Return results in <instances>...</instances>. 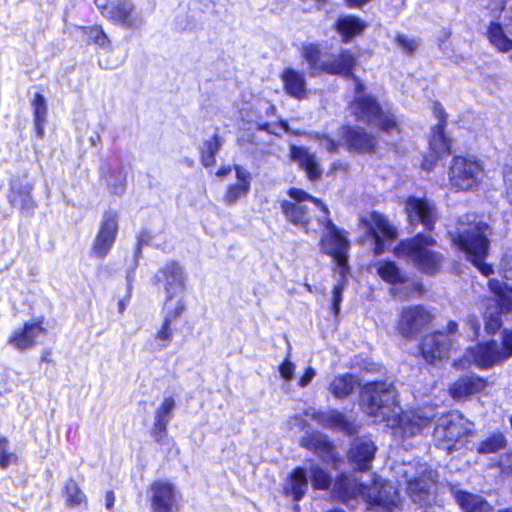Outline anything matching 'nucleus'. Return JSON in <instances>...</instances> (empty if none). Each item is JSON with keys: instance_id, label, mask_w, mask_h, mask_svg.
<instances>
[{"instance_id": "nucleus-1", "label": "nucleus", "mask_w": 512, "mask_h": 512, "mask_svg": "<svg viewBox=\"0 0 512 512\" xmlns=\"http://www.w3.org/2000/svg\"><path fill=\"white\" fill-rule=\"evenodd\" d=\"M365 412L375 423H385L399 437H413L430 426L434 414L432 408L403 412L393 384L387 382L367 383L361 393Z\"/></svg>"}, {"instance_id": "nucleus-2", "label": "nucleus", "mask_w": 512, "mask_h": 512, "mask_svg": "<svg viewBox=\"0 0 512 512\" xmlns=\"http://www.w3.org/2000/svg\"><path fill=\"white\" fill-rule=\"evenodd\" d=\"M333 491L342 501L361 497L369 505L392 512L400 505L397 489L387 481L373 477L372 485L360 482L354 475L341 474L333 485Z\"/></svg>"}, {"instance_id": "nucleus-3", "label": "nucleus", "mask_w": 512, "mask_h": 512, "mask_svg": "<svg viewBox=\"0 0 512 512\" xmlns=\"http://www.w3.org/2000/svg\"><path fill=\"white\" fill-rule=\"evenodd\" d=\"M450 234L453 243L484 276L493 272L492 266L483 262L489 246V226L486 223L476 221L473 215H467L465 220L459 221L456 231Z\"/></svg>"}, {"instance_id": "nucleus-4", "label": "nucleus", "mask_w": 512, "mask_h": 512, "mask_svg": "<svg viewBox=\"0 0 512 512\" xmlns=\"http://www.w3.org/2000/svg\"><path fill=\"white\" fill-rule=\"evenodd\" d=\"M288 195L290 200H284L281 203L286 219L306 233L318 232L321 226L320 220L330 215L327 206L302 189L291 188Z\"/></svg>"}, {"instance_id": "nucleus-5", "label": "nucleus", "mask_w": 512, "mask_h": 512, "mask_svg": "<svg viewBox=\"0 0 512 512\" xmlns=\"http://www.w3.org/2000/svg\"><path fill=\"white\" fill-rule=\"evenodd\" d=\"M397 483L406 485L407 493L414 503L430 506L436 499V474L426 464L402 463L394 468Z\"/></svg>"}, {"instance_id": "nucleus-6", "label": "nucleus", "mask_w": 512, "mask_h": 512, "mask_svg": "<svg viewBox=\"0 0 512 512\" xmlns=\"http://www.w3.org/2000/svg\"><path fill=\"white\" fill-rule=\"evenodd\" d=\"M436 241L423 234L401 241L395 248L394 254L397 258L405 259L421 273L434 275L439 272L443 256L433 251Z\"/></svg>"}, {"instance_id": "nucleus-7", "label": "nucleus", "mask_w": 512, "mask_h": 512, "mask_svg": "<svg viewBox=\"0 0 512 512\" xmlns=\"http://www.w3.org/2000/svg\"><path fill=\"white\" fill-rule=\"evenodd\" d=\"M355 98L351 103V111L359 121L378 126L388 134L399 133L396 117L391 112H384L375 98L364 93V85L354 75Z\"/></svg>"}, {"instance_id": "nucleus-8", "label": "nucleus", "mask_w": 512, "mask_h": 512, "mask_svg": "<svg viewBox=\"0 0 512 512\" xmlns=\"http://www.w3.org/2000/svg\"><path fill=\"white\" fill-rule=\"evenodd\" d=\"M488 9L495 18L487 29L489 43L512 59V0H494Z\"/></svg>"}, {"instance_id": "nucleus-9", "label": "nucleus", "mask_w": 512, "mask_h": 512, "mask_svg": "<svg viewBox=\"0 0 512 512\" xmlns=\"http://www.w3.org/2000/svg\"><path fill=\"white\" fill-rule=\"evenodd\" d=\"M301 55L309 64L311 75L326 72L350 77L357 63L355 56L347 50L342 51L338 56H331L329 60H322L320 49L316 44L303 45Z\"/></svg>"}, {"instance_id": "nucleus-10", "label": "nucleus", "mask_w": 512, "mask_h": 512, "mask_svg": "<svg viewBox=\"0 0 512 512\" xmlns=\"http://www.w3.org/2000/svg\"><path fill=\"white\" fill-rule=\"evenodd\" d=\"M485 176L483 163L474 156L453 157L448 170V181L455 191H473Z\"/></svg>"}, {"instance_id": "nucleus-11", "label": "nucleus", "mask_w": 512, "mask_h": 512, "mask_svg": "<svg viewBox=\"0 0 512 512\" xmlns=\"http://www.w3.org/2000/svg\"><path fill=\"white\" fill-rule=\"evenodd\" d=\"M321 226L318 229L323 231L320 241L321 250L331 256L336 264V273L342 277L348 274L349 267L347 265V252L349 250V242L344 231L339 229L330 219L320 220Z\"/></svg>"}, {"instance_id": "nucleus-12", "label": "nucleus", "mask_w": 512, "mask_h": 512, "mask_svg": "<svg viewBox=\"0 0 512 512\" xmlns=\"http://www.w3.org/2000/svg\"><path fill=\"white\" fill-rule=\"evenodd\" d=\"M185 274L182 266L175 261L168 262L158 270L155 280L165 293L163 307L172 305L180 310H186L185 296Z\"/></svg>"}, {"instance_id": "nucleus-13", "label": "nucleus", "mask_w": 512, "mask_h": 512, "mask_svg": "<svg viewBox=\"0 0 512 512\" xmlns=\"http://www.w3.org/2000/svg\"><path fill=\"white\" fill-rule=\"evenodd\" d=\"M512 355V331H503L502 345L496 341L479 343L467 349L465 359L481 369L490 368Z\"/></svg>"}, {"instance_id": "nucleus-14", "label": "nucleus", "mask_w": 512, "mask_h": 512, "mask_svg": "<svg viewBox=\"0 0 512 512\" xmlns=\"http://www.w3.org/2000/svg\"><path fill=\"white\" fill-rule=\"evenodd\" d=\"M379 277L392 285L391 294L401 300H407L423 293L422 284L407 275L393 261H381L377 265Z\"/></svg>"}, {"instance_id": "nucleus-15", "label": "nucleus", "mask_w": 512, "mask_h": 512, "mask_svg": "<svg viewBox=\"0 0 512 512\" xmlns=\"http://www.w3.org/2000/svg\"><path fill=\"white\" fill-rule=\"evenodd\" d=\"M473 427V424L457 411H451L438 419L433 437L443 449L451 452L455 444Z\"/></svg>"}, {"instance_id": "nucleus-16", "label": "nucleus", "mask_w": 512, "mask_h": 512, "mask_svg": "<svg viewBox=\"0 0 512 512\" xmlns=\"http://www.w3.org/2000/svg\"><path fill=\"white\" fill-rule=\"evenodd\" d=\"M361 223L374 242V253L382 254L397 237L396 228L382 214L372 212Z\"/></svg>"}, {"instance_id": "nucleus-17", "label": "nucleus", "mask_w": 512, "mask_h": 512, "mask_svg": "<svg viewBox=\"0 0 512 512\" xmlns=\"http://www.w3.org/2000/svg\"><path fill=\"white\" fill-rule=\"evenodd\" d=\"M151 512H179L180 495L172 482L156 480L149 488Z\"/></svg>"}, {"instance_id": "nucleus-18", "label": "nucleus", "mask_w": 512, "mask_h": 512, "mask_svg": "<svg viewBox=\"0 0 512 512\" xmlns=\"http://www.w3.org/2000/svg\"><path fill=\"white\" fill-rule=\"evenodd\" d=\"M458 324L449 321L446 332H437L424 337L421 343V352L428 363H433L446 357L452 347V336L455 335Z\"/></svg>"}, {"instance_id": "nucleus-19", "label": "nucleus", "mask_w": 512, "mask_h": 512, "mask_svg": "<svg viewBox=\"0 0 512 512\" xmlns=\"http://www.w3.org/2000/svg\"><path fill=\"white\" fill-rule=\"evenodd\" d=\"M118 233V215L114 211H106L100 222L98 233L93 243V254L100 259L111 251Z\"/></svg>"}, {"instance_id": "nucleus-20", "label": "nucleus", "mask_w": 512, "mask_h": 512, "mask_svg": "<svg viewBox=\"0 0 512 512\" xmlns=\"http://www.w3.org/2000/svg\"><path fill=\"white\" fill-rule=\"evenodd\" d=\"M184 312L172 305L162 308V323L148 343L152 352H162L170 346L174 338L172 325Z\"/></svg>"}, {"instance_id": "nucleus-21", "label": "nucleus", "mask_w": 512, "mask_h": 512, "mask_svg": "<svg viewBox=\"0 0 512 512\" xmlns=\"http://www.w3.org/2000/svg\"><path fill=\"white\" fill-rule=\"evenodd\" d=\"M431 321L430 313L420 305L404 308L397 325L405 338H413Z\"/></svg>"}, {"instance_id": "nucleus-22", "label": "nucleus", "mask_w": 512, "mask_h": 512, "mask_svg": "<svg viewBox=\"0 0 512 512\" xmlns=\"http://www.w3.org/2000/svg\"><path fill=\"white\" fill-rule=\"evenodd\" d=\"M405 210L411 225L422 224L425 229L432 230L437 219L435 206L426 198L410 196Z\"/></svg>"}, {"instance_id": "nucleus-23", "label": "nucleus", "mask_w": 512, "mask_h": 512, "mask_svg": "<svg viewBox=\"0 0 512 512\" xmlns=\"http://www.w3.org/2000/svg\"><path fill=\"white\" fill-rule=\"evenodd\" d=\"M107 19L125 28L138 29L144 24L142 13L135 9L130 0L112 1Z\"/></svg>"}, {"instance_id": "nucleus-24", "label": "nucleus", "mask_w": 512, "mask_h": 512, "mask_svg": "<svg viewBox=\"0 0 512 512\" xmlns=\"http://www.w3.org/2000/svg\"><path fill=\"white\" fill-rule=\"evenodd\" d=\"M45 334L46 329L41 322H26L22 327L12 331L7 344L19 352H24L36 346L37 339Z\"/></svg>"}, {"instance_id": "nucleus-25", "label": "nucleus", "mask_w": 512, "mask_h": 512, "mask_svg": "<svg viewBox=\"0 0 512 512\" xmlns=\"http://www.w3.org/2000/svg\"><path fill=\"white\" fill-rule=\"evenodd\" d=\"M434 114L438 123L431 129L429 147L436 158H441L450 153L451 140L445 135L446 116L442 106L439 103L434 104Z\"/></svg>"}, {"instance_id": "nucleus-26", "label": "nucleus", "mask_w": 512, "mask_h": 512, "mask_svg": "<svg viewBox=\"0 0 512 512\" xmlns=\"http://www.w3.org/2000/svg\"><path fill=\"white\" fill-rule=\"evenodd\" d=\"M176 402L173 396L163 398L154 414V423L151 435L159 444H164L167 437V427L174 415Z\"/></svg>"}, {"instance_id": "nucleus-27", "label": "nucleus", "mask_w": 512, "mask_h": 512, "mask_svg": "<svg viewBox=\"0 0 512 512\" xmlns=\"http://www.w3.org/2000/svg\"><path fill=\"white\" fill-rule=\"evenodd\" d=\"M376 449L374 442L370 438H357L351 445L348 458L354 467L358 470L365 471L370 469Z\"/></svg>"}, {"instance_id": "nucleus-28", "label": "nucleus", "mask_w": 512, "mask_h": 512, "mask_svg": "<svg viewBox=\"0 0 512 512\" xmlns=\"http://www.w3.org/2000/svg\"><path fill=\"white\" fill-rule=\"evenodd\" d=\"M234 170L237 182L230 184L223 195V203L226 206L235 205L240 199L245 198L250 191L251 173L240 165H235Z\"/></svg>"}, {"instance_id": "nucleus-29", "label": "nucleus", "mask_w": 512, "mask_h": 512, "mask_svg": "<svg viewBox=\"0 0 512 512\" xmlns=\"http://www.w3.org/2000/svg\"><path fill=\"white\" fill-rule=\"evenodd\" d=\"M101 178L105 181L112 194L122 195L124 193L126 188V171L120 161L116 160L102 165Z\"/></svg>"}, {"instance_id": "nucleus-30", "label": "nucleus", "mask_w": 512, "mask_h": 512, "mask_svg": "<svg viewBox=\"0 0 512 512\" xmlns=\"http://www.w3.org/2000/svg\"><path fill=\"white\" fill-rule=\"evenodd\" d=\"M291 158L295 161L307 174L310 180H317L322 175L316 155L311 153L305 147L291 146Z\"/></svg>"}, {"instance_id": "nucleus-31", "label": "nucleus", "mask_w": 512, "mask_h": 512, "mask_svg": "<svg viewBox=\"0 0 512 512\" xmlns=\"http://www.w3.org/2000/svg\"><path fill=\"white\" fill-rule=\"evenodd\" d=\"M503 279H490L488 282L489 289L492 293L499 297L502 309L512 311V266L504 270Z\"/></svg>"}, {"instance_id": "nucleus-32", "label": "nucleus", "mask_w": 512, "mask_h": 512, "mask_svg": "<svg viewBox=\"0 0 512 512\" xmlns=\"http://www.w3.org/2000/svg\"><path fill=\"white\" fill-rule=\"evenodd\" d=\"M341 135L348 148L356 152H369L375 146V139L362 129L342 127Z\"/></svg>"}, {"instance_id": "nucleus-33", "label": "nucleus", "mask_w": 512, "mask_h": 512, "mask_svg": "<svg viewBox=\"0 0 512 512\" xmlns=\"http://www.w3.org/2000/svg\"><path fill=\"white\" fill-rule=\"evenodd\" d=\"M486 382L479 376H465L459 378L450 387V394L456 400L467 398L484 390Z\"/></svg>"}, {"instance_id": "nucleus-34", "label": "nucleus", "mask_w": 512, "mask_h": 512, "mask_svg": "<svg viewBox=\"0 0 512 512\" xmlns=\"http://www.w3.org/2000/svg\"><path fill=\"white\" fill-rule=\"evenodd\" d=\"M308 475L305 468L297 467L295 468L285 486L284 493L293 498L294 501H300L308 490Z\"/></svg>"}, {"instance_id": "nucleus-35", "label": "nucleus", "mask_w": 512, "mask_h": 512, "mask_svg": "<svg viewBox=\"0 0 512 512\" xmlns=\"http://www.w3.org/2000/svg\"><path fill=\"white\" fill-rule=\"evenodd\" d=\"M11 190V204L14 207H18L23 213L31 214L36 207V203L31 196L32 187L28 183L21 185L13 181L11 183Z\"/></svg>"}, {"instance_id": "nucleus-36", "label": "nucleus", "mask_w": 512, "mask_h": 512, "mask_svg": "<svg viewBox=\"0 0 512 512\" xmlns=\"http://www.w3.org/2000/svg\"><path fill=\"white\" fill-rule=\"evenodd\" d=\"M313 419L325 428L341 430L346 433L352 432V424L346 419L344 414L336 410L316 412L313 415Z\"/></svg>"}, {"instance_id": "nucleus-37", "label": "nucleus", "mask_w": 512, "mask_h": 512, "mask_svg": "<svg viewBox=\"0 0 512 512\" xmlns=\"http://www.w3.org/2000/svg\"><path fill=\"white\" fill-rule=\"evenodd\" d=\"M281 78L288 95L297 99H302L306 96V81L302 73L287 68L283 71Z\"/></svg>"}, {"instance_id": "nucleus-38", "label": "nucleus", "mask_w": 512, "mask_h": 512, "mask_svg": "<svg viewBox=\"0 0 512 512\" xmlns=\"http://www.w3.org/2000/svg\"><path fill=\"white\" fill-rule=\"evenodd\" d=\"M454 498L464 512H490L491 506L480 495H475L466 491L457 490L454 492Z\"/></svg>"}, {"instance_id": "nucleus-39", "label": "nucleus", "mask_w": 512, "mask_h": 512, "mask_svg": "<svg viewBox=\"0 0 512 512\" xmlns=\"http://www.w3.org/2000/svg\"><path fill=\"white\" fill-rule=\"evenodd\" d=\"M336 28L343 41L348 42L353 37L360 35L366 28V24L356 16L346 15L337 20Z\"/></svg>"}, {"instance_id": "nucleus-40", "label": "nucleus", "mask_w": 512, "mask_h": 512, "mask_svg": "<svg viewBox=\"0 0 512 512\" xmlns=\"http://www.w3.org/2000/svg\"><path fill=\"white\" fill-rule=\"evenodd\" d=\"M62 496L66 506L69 508L75 509L83 507L86 509L88 506L86 494L73 479H69L64 483Z\"/></svg>"}, {"instance_id": "nucleus-41", "label": "nucleus", "mask_w": 512, "mask_h": 512, "mask_svg": "<svg viewBox=\"0 0 512 512\" xmlns=\"http://www.w3.org/2000/svg\"><path fill=\"white\" fill-rule=\"evenodd\" d=\"M356 386H358L357 378L351 374H344L332 380L329 391L334 397L344 399L353 392Z\"/></svg>"}, {"instance_id": "nucleus-42", "label": "nucleus", "mask_w": 512, "mask_h": 512, "mask_svg": "<svg viewBox=\"0 0 512 512\" xmlns=\"http://www.w3.org/2000/svg\"><path fill=\"white\" fill-rule=\"evenodd\" d=\"M502 312H508L505 309H502L499 302V297L495 300V304L492 308H487L484 313L485 319V329L488 334H494L498 331L502 325L500 314Z\"/></svg>"}, {"instance_id": "nucleus-43", "label": "nucleus", "mask_w": 512, "mask_h": 512, "mask_svg": "<svg viewBox=\"0 0 512 512\" xmlns=\"http://www.w3.org/2000/svg\"><path fill=\"white\" fill-rule=\"evenodd\" d=\"M222 146V140L217 135H214L210 140L203 144L201 150V162L205 167L214 166L216 160L215 156Z\"/></svg>"}, {"instance_id": "nucleus-44", "label": "nucleus", "mask_w": 512, "mask_h": 512, "mask_svg": "<svg viewBox=\"0 0 512 512\" xmlns=\"http://www.w3.org/2000/svg\"><path fill=\"white\" fill-rule=\"evenodd\" d=\"M19 463L20 457L11 450L8 438L0 434V468L7 469Z\"/></svg>"}, {"instance_id": "nucleus-45", "label": "nucleus", "mask_w": 512, "mask_h": 512, "mask_svg": "<svg viewBox=\"0 0 512 512\" xmlns=\"http://www.w3.org/2000/svg\"><path fill=\"white\" fill-rule=\"evenodd\" d=\"M311 484L316 490L328 489L331 485V476L319 465H311L309 468Z\"/></svg>"}, {"instance_id": "nucleus-46", "label": "nucleus", "mask_w": 512, "mask_h": 512, "mask_svg": "<svg viewBox=\"0 0 512 512\" xmlns=\"http://www.w3.org/2000/svg\"><path fill=\"white\" fill-rule=\"evenodd\" d=\"M81 29L83 34H85L93 43L99 47L103 49L110 48V40L101 27H82Z\"/></svg>"}, {"instance_id": "nucleus-47", "label": "nucleus", "mask_w": 512, "mask_h": 512, "mask_svg": "<svg viewBox=\"0 0 512 512\" xmlns=\"http://www.w3.org/2000/svg\"><path fill=\"white\" fill-rule=\"evenodd\" d=\"M505 444V439L501 434H494L484 440L478 448L479 453L489 454L500 450Z\"/></svg>"}, {"instance_id": "nucleus-48", "label": "nucleus", "mask_w": 512, "mask_h": 512, "mask_svg": "<svg viewBox=\"0 0 512 512\" xmlns=\"http://www.w3.org/2000/svg\"><path fill=\"white\" fill-rule=\"evenodd\" d=\"M32 107L34 113V120L46 121L47 117V103L44 96L36 93L32 100Z\"/></svg>"}, {"instance_id": "nucleus-49", "label": "nucleus", "mask_w": 512, "mask_h": 512, "mask_svg": "<svg viewBox=\"0 0 512 512\" xmlns=\"http://www.w3.org/2000/svg\"><path fill=\"white\" fill-rule=\"evenodd\" d=\"M346 276L342 277L340 274H338V280L337 284L334 286L332 291V310L334 314H338L340 310V304L342 301V293L346 286Z\"/></svg>"}, {"instance_id": "nucleus-50", "label": "nucleus", "mask_w": 512, "mask_h": 512, "mask_svg": "<svg viewBox=\"0 0 512 512\" xmlns=\"http://www.w3.org/2000/svg\"><path fill=\"white\" fill-rule=\"evenodd\" d=\"M311 446L318 453H325L328 456H333V445L328 441V438L324 435L317 434L311 438Z\"/></svg>"}, {"instance_id": "nucleus-51", "label": "nucleus", "mask_w": 512, "mask_h": 512, "mask_svg": "<svg viewBox=\"0 0 512 512\" xmlns=\"http://www.w3.org/2000/svg\"><path fill=\"white\" fill-rule=\"evenodd\" d=\"M396 45L407 55H412L418 48V42L414 38H409L405 35L398 34L395 37Z\"/></svg>"}, {"instance_id": "nucleus-52", "label": "nucleus", "mask_w": 512, "mask_h": 512, "mask_svg": "<svg viewBox=\"0 0 512 512\" xmlns=\"http://www.w3.org/2000/svg\"><path fill=\"white\" fill-rule=\"evenodd\" d=\"M503 182L507 198L512 203V158L508 159L503 167Z\"/></svg>"}, {"instance_id": "nucleus-53", "label": "nucleus", "mask_w": 512, "mask_h": 512, "mask_svg": "<svg viewBox=\"0 0 512 512\" xmlns=\"http://www.w3.org/2000/svg\"><path fill=\"white\" fill-rule=\"evenodd\" d=\"M279 372L282 378H284L286 381L292 380L295 372L294 363L286 358L279 366Z\"/></svg>"}, {"instance_id": "nucleus-54", "label": "nucleus", "mask_w": 512, "mask_h": 512, "mask_svg": "<svg viewBox=\"0 0 512 512\" xmlns=\"http://www.w3.org/2000/svg\"><path fill=\"white\" fill-rule=\"evenodd\" d=\"M319 145L326 149L328 152L334 153L338 151L339 143L334 141L331 137L328 135H321L318 137Z\"/></svg>"}, {"instance_id": "nucleus-55", "label": "nucleus", "mask_w": 512, "mask_h": 512, "mask_svg": "<svg viewBox=\"0 0 512 512\" xmlns=\"http://www.w3.org/2000/svg\"><path fill=\"white\" fill-rule=\"evenodd\" d=\"M316 375V371L314 368L312 367H308L305 371V373L303 374L302 377H300L299 379V386L300 387H306L308 386L311 381L313 380L314 376Z\"/></svg>"}, {"instance_id": "nucleus-56", "label": "nucleus", "mask_w": 512, "mask_h": 512, "mask_svg": "<svg viewBox=\"0 0 512 512\" xmlns=\"http://www.w3.org/2000/svg\"><path fill=\"white\" fill-rule=\"evenodd\" d=\"M94 3L101 14L107 18V13L112 8V2L109 0H95Z\"/></svg>"}, {"instance_id": "nucleus-57", "label": "nucleus", "mask_w": 512, "mask_h": 512, "mask_svg": "<svg viewBox=\"0 0 512 512\" xmlns=\"http://www.w3.org/2000/svg\"><path fill=\"white\" fill-rule=\"evenodd\" d=\"M466 325L469 327V329L472 331V336L476 337L480 328V324L476 317L469 316L466 319Z\"/></svg>"}, {"instance_id": "nucleus-58", "label": "nucleus", "mask_w": 512, "mask_h": 512, "mask_svg": "<svg viewBox=\"0 0 512 512\" xmlns=\"http://www.w3.org/2000/svg\"><path fill=\"white\" fill-rule=\"evenodd\" d=\"M438 158H436V155L434 154L433 158L426 157L422 162V168L426 171H431L435 166V161Z\"/></svg>"}, {"instance_id": "nucleus-59", "label": "nucleus", "mask_w": 512, "mask_h": 512, "mask_svg": "<svg viewBox=\"0 0 512 512\" xmlns=\"http://www.w3.org/2000/svg\"><path fill=\"white\" fill-rule=\"evenodd\" d=\"M371 1L372 0H345V3L350 8H361Z\"/></svg>"}, {"instance_id": "nucleus-60", "label": "nucleus", "mask_w": 512, "mask_h": 512, "mask_svg": "<svg viewBox=\"0 0 512 512\" xmlns=\"http://www.w3.org/2000/svg\"><path fill=\"white\" fill-rule=\"evenodd\" d=\"M105 500H106V508L108 510H111L115 503V495H114L113 491H108L106 493Z\"/></svg>"}, {"instance_id": "nucleus-61", "label": "nucleus", "mask_w": 512, "mask_h": 512, "mask_svg": "<svg viewBox=\"0 0 512 512\" xmlns=\"http://www.w3.org/2000/svg\"><path fill=\"white\" fill-rule=\"evenodd\" d=\"M35 123V129L38 137H42L44 134V124L46 121H38L34 120Z\"/></svg>"}, {"instance_id": "nucleus-62", "label": "nucleus", "mask_w": 512, "mask_h": 512, "mask_svg": "<svg viewBox=\"0 0 512 512\" xmlns=\"http://www.w3.org/2000/svg\"><path fill=\"white\" fill-rule=\"evenodd\" d=\"M348 168V165L347 163H344V162H335L332 164L331 166V170L332 172H336L338 170H341V171H346Z\"/></svg>"}, {"instance_id": "nucleus-63", "label": "nucleus", "mask_w": 512, "mask_h": 512, "mask_svg": "<svg viewBox=\"0 0 512 512\" xmlns=\"http://www.w3.org/2000/svg\"><path fill=\"white\" fill-rule=\"evenodd\" d=\"M230 172V168L229 167H221L216 175L219 176V177H224L226 176L228 173Z\"/></svg>"}, {"instance_id": "nucleus-64", "label": "nucleus", "mask_w": 512, "mask_h": 512, "mask_svg": "<svg viewBox=\"0 0 512 512\" xmlns=\"http://www.w3.org/2000/svg\"><path fill=\"white\" fill-rule=\"evenodd\" d=\"M259 129H260V130L268 131V132H270V133H272V132H273V131L270 129V124H268V123L260 124V125H259Z\"/></svg>"}]
</instances>
